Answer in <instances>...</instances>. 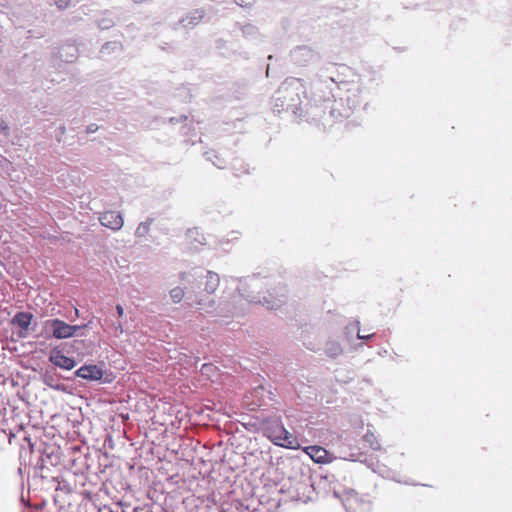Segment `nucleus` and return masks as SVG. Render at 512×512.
<instances>
[{
  "mask_svg": "<svg viewBox=\"0 0 512 512\" xmlns=\"http://www.w3.org/2000/svg\"><path fill=\"white\" fill-rule=\"evenodd\" d=\"M33 315L28 312H19L13 317V323L16 324L21 329H28L31 324Z\"/></svg>",
  "mask_w": 512,
  "mask_h": 512,
  "instance_id": "obj_7",
  "label": "nucleus"
},
{
  "mask_svg": "<svg viewBox=\"0 0 512 512\" xmlns=\"http://www.w3.org/2000/svg\"><path fill=\"white\" fill-rule=\"evenodd\" d=\"M116 310H117V314L119 317H122L123 316V313H124V310H123V307L121 305H117L116 306Z\"/></svg>",
  "mask_w": 512,
  "mask_h": 512,
  "instance_id": "obj_17",
  "label": "nucleus"
},
{
  "mask_svg": "<svg viewBox=\"0 0 512 512\" xmlns=\"http://www.w3.org/2000/svg\"><path fill=\"white\" fill-rule=\"evenodd\" d=\"M97 129H98V126H97V125H95V124H91V125H89V126L87 127V132H88V133H92V132L97 131Z\"/></svg>",
  "mask_w": 512,
  "mask_h": 512,
  "instance_id": "obj_16",
  "label": "nucleus"
},
{
  "mask_svg": "<svg viewBox=\"0 0 512 512\" xmlns=\"http://www.w3.org/2000/svg\"><path fill=\"white\" fill-rule=\"evenodd\" d=\"M72 2L73 0H53L54 5L60 10L68 8Z\"/></svg>",
  "mask_w": 512,
  "mask_h": 512,
  "instance_id": "obj_13",
  "label": "nucleus"
},
{
  "mask_svg": "<svg viewBox=\"0 0 512 512\" xmlns=\"http://www.w3.org/2000/svg\"><path fill=\"white\" fill-rule=\"evenodd\" d=\"M49 360L57 367L65 370H71L75 367L76 363L73 358H70L60 350L53 349L50 353Z\"/></svg>",
  "mask_w": 512,
  "mask_h": 512,
  "instance_id": "obj_5",
  "label": "nucleus"
},
{
  "mask_svg": "<svg viewBox=\"0 0 512 512\" xmlns=\"http://www.w3.org/2000/svg\"><path fill=\"white\" fill-rule=\"evenodd\" d=\"M275 107H276V108H280V107L282 108V107H283V104H281V105H280V103H277V104H275Z\"/></svg>",
  "mask_w": 512,
  "mask_h": 512,
  "instance_id": "obj_19",
  "label": "nucleus"
},
{
  "mask_svg": "<svg viewBox=\"0 0 512 512\" xmlns=\"http://www.w3.org/2000/svg\"><path fill=\"white\" fill-rule=\"evenodd\" d=\"M76 376L87 380H100L103 371L97 365H84L76 371Z\"/></svg>",
  "mask_w": 512,
  "mask_h": 512,
  "instance_id": "obj_6",
  "label": "nucleus"
},
{
  "mask_svg": "<svg viewBox=\"0 0 512 512\" xmlns=\"http://www.w3.org/2000/svg\"><path fill=\"white\" fill-rule=\"evenodd\" d=\"M7 401L0 395V415H4L7 411Z\"/></svg>",
  "mask_w": 512,
  "mask_h": 512,
  "instance_id": "obj_14",
  "label": "nucleus"
},
{
  "mask_svg": "<svg viewBox=\"0 0 512 512\" xmlns=\"http://www.w3.org/2000/svg\"><path fill=\"white\" fill-rule=\"evenodd\" d=\"M134 512H143V509L136 508L134 509Z\"/></svg>",
  "mask_w": 512,
  "mask_h": 512,
  "instance_id": "obj_20",
  "label": "nucleus"
},
{
  "mask_svg": "<svg viewBox=\"0 0 512 512\" xmlns=\"http://www.w3.org/2000/svg\"><path fill=\"white\" fill-rule=\"evenodd\" d=\"M150 224L151 222L148 221L141 223L136 229V235L139 237L146 236L149 232Z\"/></svg>",
  "mask_w": 512,
  "mask_h": 512,
  "instance_id": "obj_11",
  "label": "nucleus"
},
{
  "mask_svg": "<svg viewBox=\"0 0 512 512\" xmlns=\"http://www.w3.org/2000/svg\"><path fill=\"white\" fill-rule=\"evenodd\" d=\"M364 440L369 443L370 447L373 450H379L380 449V443L378 442V440L376 439V437L374 436L373 433H367L364 436Z\"/></svg>",
  "mask_w": 512,
  "mask_h": 512,
  "instance_id": "obj_10",
  "label": "nucleus"
},
{
  "mask_svg": "<svg viewBox=\"0 0 512 512\" xmlns=\"http://www.w3.org/2000/svg\"><path fill=\"white\" fill-rule=\"evenodd\" d=\"M207 278H208V284L210 286V291L213 292L219 282L218 276L216 274L209 272Z\"/></svg>",
  "mask_w": 512,
  "mask_h": 512,
  "instance_id": "obj_12",
  "label": "nucleus"
},
{
  "mask_svg": "<svg viewBox=\"0 0 512 512\" xmlns=\"http://www.w3.org/2000/svg\"><path fill=\"white\" fill-rule=\"evenodd\" d=\"M100 223L114 231H118L122 228L124 220L120 212L117 211H105L99 217Z\"/></svg>",
  "mask_w": 512,
  "mask_h": 512,
  "instance_id": "obj_3",
  "label": "nucleus"
},
{
  "mask_svg": "<svg viewBox=\"0 0 512 512\" xmlns=\"http://www.w3.org/2000/svg\"><path fill=\"white\" fill-rule=\"evenodd\" d=\"M235 2L241 7H249L253 4L254 0H235Z\"/></svg>",
  "mask_w": 512,
  "mask_h": 512,
  "instance_id": "obj_15",
  "label": "nucleus"
},
{
  "mask_svg": "<svg viewBox=\"0 0 512 512\" xmlns=\"http://www.w3.org/2000/svg\"><path fill=\"white\" fill-rule=\"evenodd\" d=\"M170 296L174 303H178L184 297V290L180 287H175L170 291Z\"/></svg>",
  "mask_w": 512,
  "mask_h": 512,
  "instance_id": "obj_9",
  "label": "nucleus"
},
{
  "mask_svg": "<svg viewBox=\"0 0 512 512\" xmlns=\"http://www.w3.org/2000/svg\"><path fill=\"white\" fill-rule=\"evenodd\" d=\"M53 329V336L57 339L70 338L81 328L79 325H70L60 319H52L46 322Z\"/></svg>",
  "mask_w": 512,
  "mask_h": 512,
  "instance_id": "obj_2",
  "label": "nucleus"
},
{
  "mask_svg": "<svg viewBox=\"0 0 512 512\" xmlns=\"http://www.w3.org/2000/svg\"><path fill=\"white\" fill-rule=\"evenodd\" d=\"M271 432L275 444L289 449L300 448L297 437L287 431L282 425L277 424L275 427L271 428Z\"/></svg>",
  "mask_w": 512,
  "mask_h": 512,
  "instance_id": "obj_1",
  "label": "nucleus"
},
{
  "mask_svg": "<svg viewBox=\"0 0 512 512\" xmlns=\"http://www.w3.org/2000/svg\"><path fill=\"white\" fill-rule=\"evenodd\" d=\"M372 335H366V334H360V332H358V338L360 339H369Z\"/></svg>",
  "mask_w": 512,
  "mask_h": 512,
  "instance_id": "obj_18",
  "label": "nucleus"
},
{
  "mask_svg": "<svg viewBox=\"0 0 512 512\" xmlns=\"http://www.w3.org/2000/svg\"><path fill=\"white\" fill-rule=\"evenodd\" d=\"M303 451L310 456V458L318 464H328L333 461V457L330 453L322 446L313 445L307 446Z\"/></svg>",
  "mask_w": 512,
  "mask_h": 512,
  "instance_id": "obj_4",
  "label": "nucleus"
},
{
  "mask_svg": "<svg viewBox=\"0 0 512 512\" xmlns=\"http://www.w3.org/2000/svg\"><path fill=\"white\" fill-rule=\"evenodd\" d=\"M203 12L196 11L191 15H187L181 20L184 27H192L199 24L203 19Z\"/></svg>",
  "mask_w": 512,
  "mask_h": 512,
  "instance_id": "obj_8",
  "label": "nucleus"
}]
</instances>
